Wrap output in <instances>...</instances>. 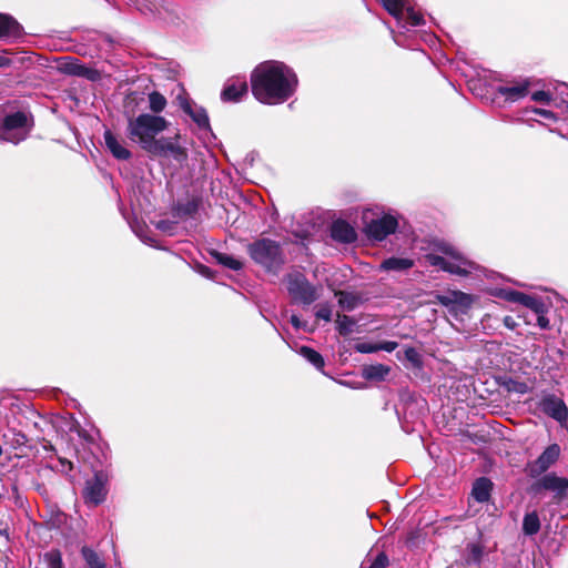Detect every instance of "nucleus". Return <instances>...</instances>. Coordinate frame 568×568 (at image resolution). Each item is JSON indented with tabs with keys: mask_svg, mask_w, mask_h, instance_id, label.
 <instances>
[{
	"mask_svg": "<svg viewBox=\"0 0 568 568\" xmlns=\"http://www.w3.org/2000/svg\"><path fill=\"white\" fill-rule=\"evenodd\" d=\"M297 77L283 62L258 64L251 77L252 93L264 104H280L290 99L297 87Z\"/></svg>",
	"mask_w": 568,
	"mask_h": 568,
	"instance_id": "f257e3e1",
	"label": "nucleus"
},
{
	"mask_svg": "<svg viewBox=\"0 0 568 568\" xmlns=\"http://www.w3.org/2000/svg\"><path fill=\"white\" fill-rule=\"evenodd\" d=\"M168 128V121L160 115L142 113L128 121L126 133L132 142H136L140 146L150 152L155 142L156 135Z\"/></svg>",
	"mask_w": 568,
	"mask_h": 568,
	"instance_id": "f03ea898",
	"label": "nucleus"
},
{
	"mask_svg": "<svg viewBox=\"0 0 568 568\" xmlns=\"http://www.w3.org/2000/svg\"><path fill=\"white\" fill-rule=\"evenodd\" d=\"M438 250L446 257L434 253L427 254L425 258L432 266L459 276H466L475 268V263L462 256L452 245L440 244Z\"/></svg>",
	"mask_w": 568,
	"mask_h": 568,
	"instance_id": "7ed1b4c3",
	"label": "nucleus"
},
{
	"mask_svg": "<svg viewBox=\"0 0 568 568\" xmlns=\"http://www.w3.org/2000/svg\"><path fill=\"white\" fill-rule=\"evenodd\" d=\"M251 258L267 270H273L283 264V255L280 245L270 239H260L247 247Z\"/></svg>",
	"mask_w": 568,
	"mask_h": 568,
	"instance_id": "20e7f679",
	"label": "nucleus"
},
{
	"mask_svg": "<svg viewBox=\"0 0 568 568\" xmlns=\"http://www.w3.org/2000/svg\"><path fill=\"white\" fill-rule=\"evenodd\" d=\"M30 128L23 112L8 114L0 121V140L17 144L28 136Z\"/></svg>",
	"mask_w": 568,
	"mask_h": 568,
	"instance_id": "39448f33",
	"label": "nucleus"
},
{
	"mask_svg": "<svg viewBox=\"0 0 568 568\" xmlns=\"http://www.w3.org/2000/svg\"><path fill=\"white\" fill-rule=\"evenodd\" d=\"M287 291L293 300L304 304H311L317 298L316 288L301 273L288 275Z\"/></svg>",
	"mask_w": 568,
	"mask_h": 568,
	"instance_id": "423d86ee",
	"label": "nucleus"
},
{
	"mask_svg": "<svg viewBox=\"0 0 568 568\" xmlns=\"http://www.w3.org/2000/svg\"><path fill=\"white\" fill-rule=\"evenodd\" d=\"M364 221H365V233L369 239L376 240V241H383L386 239L389 234H393L397 226L398 221L392 216V215H383L378 219H373L368 221L367 213L364 214Z\"/></svg>",
	"mask_w": 568,
	"mask_h": 568,
	"instance_id": "0eeeda50",
	"label": "nucleus"
},
{
	"mask_svg": "<svg viewBox=\"0 0 568 568\" xmlns=\"http://www.w3.org/2000/svg\"><path fill=\"white\" fill-rule=\"evenodd\" d=\"M106 476L102 473H95L92 479L87 480L83 490V498L89 506H98L106 496Z\"/></svg>",
	"mask_w": 568,
	"mask_h": 568,
	"instance_id": "6e6552de",
	"label": "nucleus"
},
{
	"mask_svg": "<svg viewBox=\"0 0 568 568\" xmlns=\"http://www.w3.org/2000/svg\"><path fill=\"white\" fill-rule=\"evenodd\" d=\"M437 301L446 306L450 313L466 314L471 306L473 297L460 291H450L446 294L437 295Z\"/></svg>",
	"mask_w": 568,
	"mask_h": 568,
	"instance_id": "1a4fd4ad",
	"label": "nucleus"
},
{
	"mask_svg": "<svg viewBox=\"0 0 568 568\" xmlns=\"http://www.w3.org/2000/svg\"><path fill=\"white\" fill-rule=\"evenodd\" d=\"M560 447L558 444L549 445L541 455L527 465V471L531 477H537L548 470L559 458Z\"/></svg>",
	"mask_w": 568,
	"mask_h": 568,
	"instance_id": "9d476101",
	"label": "nucleus"
},
{
	"mask_svg": "<svg viewBox=\"0 0 568 568\" xmlns=\"http://www.w3.org/2000/svg\"><path fill=\"white\" fill-rule=\"evenodd\" d=\"M179 135L175 138L158 139L149 153L158 156L171 155L174 160L182 162L187 158L186 151L178 143Z\"/></svg>",
	"mask_w": 568,
	"mask_h": 568,
	"instance_id": "9b49d317",
	"label": "nucleus"
},
{
	"mask_svg": "<svg viewBox=\"0 0 568 568\" xmlns=\"http://www.w3.org/2000/svg\"><path fill=\"white\" fill-rule=\"evenodd\" d=\"M539 407L546 415L560 423V425H567L568 408L561 398L555 395H546L541 398Z\"/></svg>",
	"mask_w": 568,
	"mask_h": 568,
	"instance_id": "f8f14e48",
	"label": "nucleus"
},
{
	"mask_svg": "<svg viewBox=\"0 0 568 568\" xmlns=\"http://www.w3.org/2000/svg\"><path fill=\"white\" fill-rule=\"evenodd\" d=\"M247 82L244 78L229 79L221 92V99L224 102H239L247 94Z\"/></svg>",
	"mask_w": 568,
	"mask_h": 568,
	"instance_id": "ddd939ff",
	"label": "nucleus"
},
{
	"mask_svg": "<svg viewBox=\"0 0 568 568\" xmlns=\"http://www.w3.org/2000/svg\"><path fill=\"white\" fill-rule=\"evenodd\" d=\"M59 69L68 74L83 77L89 80H95L98 78L95 70L79 63V61L72 57L62 58L59 63Z\"/></svg>",
	"mask_w": 568,
	"mask_h": 568,
	"instance_id": "4468645a",
	"label": "nucleus"
},
{
	"mask_svg": "<svg viewBox=\"0 0 568 568\" xmlns=\"http://www.w3.org/2000/svg\"><path fill=\"white\" fill-rule=\"evenodd\" d=\"M530 87L529 80H523L520 82H516L513 85H500L497 88V92L503 95L506 100L515 102L528 94V90Z\"/></svg>",
	"mask_w": 568,
	"mask_h": 568,
	"instance_id": "2eb2a0df",
	"label": "nucleus"
},
{
	"mask_svg": "<svg viewBox=\"0 0 568 568\" xmlns=\"http://www.w3.org/2000/svg\"><path fill=\"white\" fill-rule=\"evenodd\" d=\"M104 142L115 159L125 161L131 158L130 150L110 130L104 132Z\"/></svg>",
	"mask_w": 568,
	"mask_h": 568,
	"instance_id": "dca6fc26",
	"label": "nucleus"
},
{
	"mask_svg": "<svg viewBox=\"0 0 568 568\" xmlns=\"http://www.w3.org/2000/svg\"><path fill=\"white\" fill-rule=\"evenodd\" d=\"M331 235L341 243H352L356 240V232L347 222L337 220L332 224Z\"/></svg>",
	"mask_w": 568,
	"mask_h": 568,
	"instance_id": "f3484780",
	"label": "nucleus"
},
{
	"mask_svg": "<svg viewBox=\"0 0 568 568\" xmlns=\"http://www.w3.org/2000/svg\"><path fill=\"white\" fill-rule=\"evenodd\" d=\"M21 33V26L12 17L0 13V39H16Z\"/></svg>",
	"mask_w": 568,
	"mask_h": 568,
	"instance_id": "a211bd4d",
	"label": "nucleus"
},
{
	"mask_svg": "<svg viewBox=\"0 0 568 568\" xmlns=\"http://www.w3.org/2000/svg\"><path fill=\"white\" fill-rule=\"evenodd\" d=\"M538 485L546 490L562 495L568 489V479L555 474H548L539 480Z\"/></svg>",
	"mask_w": 568,
	"mask_h": 568,
	"instance_id": "6ab92c4d",
	"label": "nucleus"
},
{
	"mask_svg": "<svg viewBox=\"0 0 568 568\" xmlns=\"http://www.w3.org/2000/svg\"><path fill=\"white\" fill-rule=\"evenodd\" d=\"M509 300L517 302L530 310H532L535 313L540 314L544 310L542 302L534 296L520 293V292H511L509 294Z\"/></svg>",
	"mask_w": 568,
	"mask_h": 568,
	"instance_id": "aec40b11",
	"label": "nucleus"
},
{
	"mask_svg": "<svg viewBox=\"0 0 568 568\" xmlns=\"http://www.w3.org/2000/svg\"><path fill=\"white\" fill-rule=\"evenodd\" d=\"M491 488V481L488 478L481 477L474 483L471 495L478 503H486L490 497Z\"/></svg>",
	"mask_w": 568,
	"mask_h": 568,
	"instance_id": "412c9836",
	"label": "nucleus"
},
{
	"mask_svg": "<svg viewBox=\"0 0 568 568\" xmlns=\"http://www.w3.org/2000/svg\"><path fill=\"white\" fill-rule=\"evenodd\" d=\"M183 110L193 119V121L199 125V128L207 129L210 126L209 116L204 109L192 108L190 103H186L183 105Z\"/></svg>",
	"mask_w": 568,
	"mask_h": 568,
	"instance_id": "4be33fe9",
	"label": "nucleus"
},
{
	"mask_svg": "<svg viewBox=\"0 0 568 568\" xmlns=\"http://www.w3.org/2000/svg\"><path fill=\"white\" fill-rule=\"evenodd\" d=\"M414 262L410 258L389 257L383 261L381 267L385 271H405L413 267Z\"/></svg>",
	"mask_w": 568,
	"mask_h": 568,
	"instance_id": "5701e85b",
	"label": "nucleus"
},
{
	"mask_svg": "<svg viewBox=\"0 0 568 568\" xmlns=\"http://www.w3.org/2000/svg\"><path fill=\"white\" fill-rule=\"evenodd\" d=\"M81 555L89 568H106V564L103 558L92 548L83 546Z\"/></svg>",
	"mask_w": 568,
	"mask_h": 568,
	"instance_id": "b1692460",
	"label": "nucleus"
},
{
	"mask_svg": "<svg viewBox=\"0 0 568 568\" xmlns=\"http://www.w3.org/2000/svg\"><path fill=\"white\" fill-rule=\"evenodd\" d=\"M540 529V520L536 511H531L525 515L523 521V531L525 535H536Z\"/></svg>",
	"mask_w": 568,
	"mask_h": 568,
	"instance_id": "393cba45",
	"label": "nucleus"
},
{
	"mask_svg": "<svg viewBox=\"0 0 568 568\" xmlns=\"http://www.w3.org/2000/svg\"><path fill=\"white\" fill-rule=\"evenodd\" d=\"M388 373L389 367L382 364L366 366L363 371V375L365 378L375 381L384 379L388 375Z\"/></svg>",
	"mask_w": 568,
	"mask_h": 568,
	"instance_id": "a878e982",
	"label": "nucleus"
},
{
	"mask_svg": "<svg viewBox=\"0 0 568 568\" xmlns=\"http://www.w3.org/2000/svg\"><path fill=\"white\" fill-rule=\"evenodd\" d=\"M300 354L304 358H306L311 364H313L316 368L323 369L325 363L323 356L318 352L311 347L302 346L300 348Z\"/></svg>",
	"mask_w": 568,
	"mask_h": 568,
	"instance_id": "bb28decb",
	"label": "nucleus"
},
{
	"mask_svg": "<svg viewBox=\"0 0 568 568\" xmlns=\"http://www.w3.org/2000/svg\"><path fill=\"white\" fill-rule=\"evenodd\" d=\"M467 556L465 558L467 565H479L484 555L483 547L478 544H470L467 547Z\"/></svg>",
	"mask_w": 568,
	"mask_h": 568,
	"instance_id": "cd10ccee",
	"label": "nucleus"
},
{
	"mask_svg": "<svg viewBox=\"0 0 568 568\" xmlns=\"http://www.w3.org/2000/svg\"><path fill=\"white\" fill-rule=\"evenodd\" d=\"M215 257H216V261L221 265H223V266H225L227 268H231L233 271H239V270H241L243 267V263L240 260H237L234 256H232V255H227V254H224V253H217L215 255Z\"/></svg>",
	"mask_w": 568,
	"mask_h": 568,
	"instance_id": "c85d7f7f",
	"label": "nucleus"
},
{
	"mask_svg": "<svg viewBox=\"0 0 568 568\" xmlns=\"http://www.w3.org/2000/svg\"><path fill=\"white\" fill-rule=\"evenodd\" d=\"M44 562L48 568H64L62 555L58 549H51L43 555Z\"/></svg>",
	"mask_w": 568,
	"mask_h": 568,
	"instance_id": "c756f323",
	"label": "nucleus"
},
{
	"mask_svg": "<svg viewBox=\"0 0 568 568\" xmlns=\"http://www.w3.org/2000/svg\"><path fill=\"white\" fill-rule=\"evenodd\" d=\"M150 109L159 113L164 110L166 105V99L159 92L154 91L149 94Z\"/></svg>",
	"mask_w": 568,
	"mask_h": 568,
	"instance_id": "7c9ffc66",
	"label": "nucleus"
},
{
	"mask_svg": "<svg viewBox=\"0 0 568 568\" xmlns=\"http://www.w3.org/2000/svg\"><path fill=\"white\" fill-rule=\"evenodd\" d=\"M336 296L338 297V304L344 310L351 311L357 305L358 298L351 293L339 292L336 294Z\"/></svg>",
	"mask_w": 568,
	"mask_h": 568,
	"instance_id": "2f4dec72",
	"label": "nucleus"
},
{
	"mask_svg": "<svg viewBox=\"0 0 568 568\" xmlns=\"http://www.w3.org/2000/svg\"><path fill=\"white\" fill-rule=\"evenodd\" d=\"M388 558L385 554H379L373 561H364L359 568H386Z\"/></svg>",
	"mask_w": 568,
	"mask_h": 568,
	"instance_id": "473e14b6",
	"label": "nucleus"
},
{
	"mask_svg": "<svg viewBox=\"0 0 568 568\" xmlns=\"http://www.w3.org/2000/svg\"><path fill=\"white\" fill-rule=\"evenodd\" d=\"M383 4L385 9L394 17H398L402 13L404 7L403 0H383Z\"/></svg>",
	"mask_w": 568,
	"mask_h": 568,
	"instance_id": "72a5a7b5",
	"label": "nucleus"
},
{
	"mask_svg": "<svg viewBox=\"0 0 568 568\" xmlns=\"http://www.w3.org/2000/svg\"><path fill=\"white\" fill-rule=\"evenodd\" d=\"M354 322L346 315L338 316L337 328L342 335H347L353 331Z\"/></svg>",
	"mask_w": 568,
	"mask_h": 568,
	"instance_id": "f704fd0d",
	"label": "nucleus"
},
{
	"mask_svg": "<svg viewBox=\"0 0 568 568\" xmlns=\"http://www.w3.org/2000/svg\"><path fill=\"white\" fill-rule=\"evenodd\" d=\"M315 315L317 318L328 322V321H331V317H332V308L329 305H326V304L318 305L316 307Z\"/></svg>",
	"mask_w": 568,
	"mask_h": 568,
	"instance_id": "c9c22d12",
	"label": "nucleus"
},
{
	"mask_svg": "<svg viewBox=\"0 0 568 568\" xmlns=\"http://www.w3.org/2000/svg\"><path fill=\"white\" fill-rule=\"evenodd\" d=\"M405 357L408 362H410L412 364L418 366L420 364V355L419 353L413 348V347H408L406 351H405Z\"/></svg>",
	"mask_w": 568,
	"mask_h": 568,
	"instance_id": "e433bc0d",
	"label": "nucleus"
},
{
	"mask_svg": "<svg viewBox=\"0 0 568 568\" xmlns=\"http://www.w3.org/2000/svg\"><path fill=\"white\" fill-rule=\"evenodd\" d=\"M356 349L361 353H374L378 352V343H361L357 344Z\"/></svg>",
	"mask_w": 568,
	"mask_h": 568,
	"instance_id": "4c0bfd02",
	"label": "nucleus"
},
{
	"mask_svg": "<svg viewBox=\"0 0 568 568\" xmlns=\"http://www.w3.org/2000/svg\"><path fill=\"white\" fill-rule=\"evenodd\" d=\"M531 99L536 102L548 103L551 97L550 93L546 91H536L532 93Z\"/></svg>",
	"mask_w": 568,
	"mask_h": 568,
	"instance_id": "58836bf2",
	"label": "nucleus"
},
{
	"mask_svg": "<svg viewBox=\"0 0 568 568\" xmlns=\"http://www.w3.org/2000/svg\"><path fill=\"white\" fill-rule=\"evenodd\" d=\"M398 343L394 341H385L378 343V351L393 352L397 348Z\"/></svg>",
	"mask_w": 568,
	"mask_h": 568,
	"instance_id": "ea45409f",
	"label": "nucleus"
},
{
	"mask_svg": "<svg viewBox=\"0 0 568 568\" xmlns=\"http://www.w3.org/2000/svg\"><path fill=\"white\" fill-rule=\"evenodd\" d=\"M408 21L413 26H419L424 22L423 17L414 11L408 12Z\"/></svg>",
	"mask_w": 568,
	"mask_h": 568,
	"instance_id": "a19ab883",
	"label": "nucleus"
},
{
	"mask_svg": "<svg viewBox=\"0 0 568 568\" xmlns=\"http://www.w3.org/2000/svg\"><path fill=\"white\" fill-rule=\"evenodd\" d=\"M11 60L6 55V52L0 53V68L10 65Z\"/></svg>",
	"mask_w": 568,
	"mask_h": 568,
	"instance_id": "79ce46f5",
	"label": "nucleus"
},
{
	"mask_svg": "<svg viewBox=\"0 0 568 568\" xmlns=\"http://www.w3.org/2000/svg\"><path fill=\"white\" fill-rule=\"evenodd\" d=\"M537 322H538V325L541 328H547L548 327L549 321L545 316L538 314Z\"/></svg>",
	"mask_w": 568,
	"mask_h": 568,
	"instance_id": "37998d69",
	"label": "nucleus"
},
{
	"mask_svg": "<svg viewBox=\"0 0 568 568\" xmlns=\"http://www.w3.org/2000/svg\"><path fill=\"white\" fill-rule=\"evenodd\" d=\"M535 112L548 119L554 116L552 112L548 110L536 109Z\"/></svg>",
	"mask_w": 568,
	"mask_h": 568,
	"instance_id": "c03bdc74",
	"label": "nucleus"
},
{
	"mask_svg": "<svg viewBox=\"0 0 568 568\" xmlns=\"http://www.w3.org/2000/svg\"><path fill=\"white\" fill-rule=\"evenodd\" d=\"M291 323L297 329L302 327V322L300 321V318L296 315L291 316Z\"/></svg>",
	"mask_w": 568,
	"mask_h": 568,
	"instance_id": "a18cd8bd",
	"label": "nucleus"
},
{
	"mask_svg": "<svg viewBox=\"0 0 568 568\" xmlns=\"http://www.w3.org/2000/svg\"><path fill=\"white\" fill-rule=\"evenodd\" d=\"M61 463H62V464H67V465H68V467H69V469H71V468H72V464H71L70 462H64V460H62V459H61Z\"/></svg>",
	"mask_w": 568,
	"mask_h": 568,
	"instance_id": "49530a36",
	"label": "nucleus"
}]
</instances>
